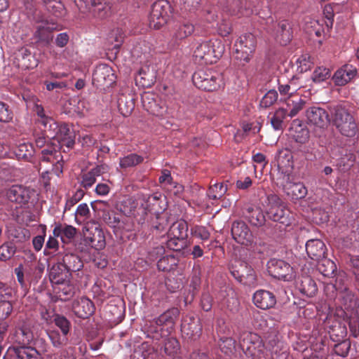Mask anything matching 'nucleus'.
Masks as SVG:
<instances>
[{"label":"nucleus","instance_id":"nucleus-1","mask_svg":"<svg viewBox=\"0 0 359 359\" xmlns=\"http://www.w3.org/2000/svg\"><path fill=\"white\" fill-rule=\"evenodd\" d=\"M179 313V310L177 308H172L167 310L158 318L149 321L147 325L148 336L154 339L159 340L168 335L174 328Z\"/></svg>","mask_w":359,"mask_h":359},{"label":"nucleus","instance_id":"nucleus-2","mask_svg":"<svg viewBox=\"0 0 359 359\" xmlns=\"http://www.w3.org/2000/svg\"><path fill=\"white\" fill-rule=\"evenodd\" d=\"M224 46L217 40L203 41L198 43L194 52L196 60L205 63H215L223 55Z\"/></svg>","mask_w":359,"mask_h":359},{"label":"nucleus","instance_id":"nucleus-3","mask_svg":"<svg viewBox=\"0 0 359 359\" xmlns=\"http://www.w3.org/2000/svg\"><path fill=\"white\" fill-rule=\"evenodd\" d=\"M192 80L196 87L206 91L217 90L224 85L222 74L212 69L198 70Z\"/></svg>","mask_w":359,"mask_h":359},{"label":"nucleus","instance_id":"nucleus-4","mask_svg":"<svg viewBox=\"0 0 359 359\" xmlns=\"http://www.w3.org/2000/svg\"><path fill=\"white\" fill-rule=\"evenodd\" d=\"M74 2L81 13H90L97 19H104L113 12L112 4L106 0H74Z\"/></svg>","mask_w":359,"mask_h":359},{"label":"nucleus","instance_id":"nucleus-5","mask_svg":"<svg viewBox=\"0 0 359 359\" xmlns=\"http://www.w3.org/2000/svg\"><path fill=\"white\" fill-rule=\"evenodd\" d=\"M267 200L266 215L268 217L274 222L289 226L292 220L290 211L286 208L280 197L276 194H270L268 196Z\"/></svg>","mask_w":359,"mask_h":359},{"label":"nucleus","instance_id":"nucleus-6","mask_svg":"<svg viewBox=\"0 0 359 359\" xmlns=\"http://www.w3.org/2000/svg\"><path fill=\"white\" fill-rule=\"evenodd\" d=\"M172 13V8L167 0H158L154 2L149 16V25L151 28L158 29L167 24Z\"/></svg>","mask_w":359,"mask_h":359},{"label":"nucleus","instance_id":"nucleus-7","mask_svg":"<svg viewBox=\"0 0 359 359\" xmlns=\"http://www.w3.org/2000/svg\"><path fill=\"white\" fill-rule=\"evenodd\" d=\"M334 123L340 133L346 137H353L358 131L354 118L341 106L334 108Z\"/></svg>","mask_w":359,"mask_h":359},{"label":"nucleus","instance_id":"nucleus-8","mask_svg":"<svg viewBox=\"0 0 359 359\" xmlns=\"http://www.w3.org/2000/svg\"><path fill=\"white\" fill-rule=\"evenodd\" d=\"M256 38L251 33H247L239 36L234 44V57L243 65L251 60L256 47Z\"/></svg>","mask_w":359,"mask_h":359},{"label":"nucleus","instance_id":"nucleus-9","mask_svg":"<svg viewBox=\"0 0 359 359\" xmlns=\"http://www.w3.org/2000/svg\"><path fill=\"white\" fill-rule=\"evenodd\" d=\"M50 163L52 169L50 170L52 175L60 177L63 170V156L60 151L59 145L48 144L47 149L41 151V163Z\"/></svg>","mask_w":359,"mask_h":359},{"label":"nucleus","instance_id":"nucleus-10","mask_svg":"<svg viewBox=\"0 0 359 359\" xmlns=\"http://www.w3.org/2000/svg\"><path fill=\"white\" fill-rule=\"evenodd\" d=\"M32 19L39 23L34 32V37L44 44H48L53 40L52 31L56 29L55 25L49 22L41 15V11L35 10L32 14Z\"/></svg>","mask_w":359,"mask_h":359},{"label":"nucleus","instance_id":"nucleus-11","mask_svg":"<svg viewBox=\"0 0 359 359\" xmlns=\"http://www.w3.org/2000/svg\"><path fill=\"white\" fill-rule=\"evenodd\" d=\"M230 272L238 282L245 285L255 287L257 285L254 269L245 262L236 261L230 267Z\"/></svg>","mask_w":359,"mask_h":359},{"label":"nucleus","instance_id":"nucleus-12","mask_svg":"<svg viewBox=\"0 0 359 359\" xmlns=\"http://www.w3.org/2000/svg\"><path fill=\"white\" fill-rule=\"evenodd\" d=\"M269 269L271 275L279 280L290 281L295 277L293 268L281 259H273L269 263Z\"/></svg>","mask_w":359,"mask_h":359},{"label":"nucleus","instance_id":"nucleus-13","mask_svg":"<svg viewBox=\"0 0 359 359\" xmlns=\"http://www.w3.org/2000/svg\"><path fill=\"white\" fill-rule=\"evenodd\" d=\"M194 32V26L189 22H174L170 29V43L179 44L182 40L191 36Z\"/></svg>","mask_w":359,"mask_h":359},{"label":"nucleus","instance_id":"nucleus-14","mask_svg":"<svg viewBox=\"0 0 359 359\" xmlns=\"http://www.w3.org/2000/svg\"><path fill=\"white\" fill-rule=\"evenodd\" d=\"M53 142L50 144L59 145L60 150L63 146L68 149L72 148L75 143V135L70 129L68 124L61 123L59 125L55 135L53 136Z\"/></svg>","mask_w":359,"mask_h":359},{"label":"nucleus","instance_id":"nucleus-15","mask_svg":"<svg viewBox=\"0 0 359 359\" xmlns=\"http://www.w3.org/2000/svg\"><path fill=\"white\" fill-rule=\"evenodd\" d=\"M83 242L86 246L97 250L105 247V237L102 229L99 226L88 227L84 233Z\"/></svg>","mask_w":359,"mask_h":359},{"label":"nucleus","instance_id":"nucleus-16","mask_svg":"<svg viewBox=\"0 0 359 359\" xmlns=\"http://www.w3.org/2000/svg\"><path fill=\"white\" fill-rule=\"evenodd\" d=\"M116 81V76L112 68L106 65H97L93 74V81L98 86L109 87Z\"/></svg>","mask_w":359,"mask_h":359},{"label":"nucleus","instance_id":"nucleus-17","mask_svg":"<svg viewBox=\"0 0 359 359\" xmlns=\"http://www.w3.org/2000/svg\"><path fill=\"white\" fill-rule=\"evenodd\" d=\"M276 160L280 175L279 180H285V177L291 176L293 170V156L291 152L286 149H280L276 156Z\"/></svg>","mask_w":359,"mask_h":359},{"label":"nucleus","instance_id":"nucleus-18","mask_svg":"<svg viewBox=\"0 0 359 359\" xmlns=\"http://www.w3.org/2000/svg\"><path fill=\"white\" fill-rule=\"evenodd\" d=\"M3 359H41V355L31 346H13L8 348Z\"/></svg>","mask_w":359,"mask_h":359},{"label":"nucleus","instance_id":"nucleus-19","mask_svg":"<svg viewBox=\"0 0 359 359\" xmlns=\"http://www.w3.org/2000/svg\"><path fill=\"white\" fill-rule=\"evenodd\" d=\"M278 182L283 187L284 192L292 200L304 198L306 194V189L302 183L294 182L292 176L281 178Z\"/></svg>","mask_w":359,"mask_h":359},{"label":"nucleus","instance_id":"nucleus-20","mask_svg":"<svg viewBox=\"0 0 359 359\" xmlns=\"http://www.w3.org/2000/svg\"><path fill=\"white\" fill-rule=\"evenodd\" d=\"M358 76L357 68L349 63L345 64L336 71L332 76L335 85L343 86Z\"/></svg>","mask_w":359,"mask_h":359},{"label":"nucleus","instance_id":"nucleus-21","mask_svg":"<svg viewBox=\"0 0 359 359\" xmlns=\"http://www.w3.org/2000/svg\"><path fill=\"white\" fill-rule=\"evenodd\" d=\"M34 191L22 185H13L7 191V197L11 202H15L20 205L27 203Z\"/></svg>","mask_w":359,"mask_h":359},{"label":"nucleus","instance_id":"nucleus-22","mask_svg":"<svg viewBox=\"0 0 359 359\" xmlns=\"http://www.w3.org/2000/svg\"><path fill=\"white\" fill-rule=\"evenodd\" d=\"M341 290V297L344 309L350 311L351 315L359 318V299L348 287H339Z\"/></svg>","mask_w":359,"mask_h":359},{"label":"nucleus","instance_id":"nucleus-23","mask_svg":"<svg viewBox=\"0 0 359 359\" xmlns=\"http://www.w3.org/2000/svg\"><path fill=\"white\" fill-rule=\"evenodd\" d=\"M231 234L233 239L241 245H248L252 241V235L243 222H235L232 224Z\"/></svg>","mask_w":359,"mask_h":359},{"label":"nucleus","instance_id":"nucleus-24","mask_svg":"<svg viewBox=\"0 0 359 359\" xmlns=\"http://www.w3.org/2000/svg\"><path fill=\"white\" fill-rule=\"evenodd\" d=\"M288 135L290 138L300 144H306L310 137L308 128L299 119L292 122Z\"/></svg>","mask_w":359,"mask_h":359},{"label":"nucleus","instance_id":"nucleus-25","mask_svg":"<svg viewBox=\"0 0 359 359\" xmlns=\"http://www.w3.org/2000/svg\"><path fill=\"white\" fill-rule=\"evenodd\" d=\"M72 308L74 313L78 318L83 319L91 316L95 311L93 302L85 297L74 299Z\"/></svg>","mask_w":359,"mask_h":359},{"label":"nucleus","instance_id":"nucleus-26","mask_svg":"<svg viewBox=\"0 0 359 359\" xmlns=\"http://www.w3.org/2000/svg\"><path fill=\"white\" fill-rule=\"evenodd\" d=\"M252 300L257 307L263 310L272 308L276 304L275 295L265 290H259L255 292Z\"/></svg>","mask_w":359,"mask_h":359},{"label":"nucleus","instance_id":"nucleus-27","mask_svg":"<svg viewBox=\"0 0 359 359\" xmlns=\"http://www.w3.org/2000/svg\"><path fill=\"white\" fill-rule=\"evenodd\" d=\"M272 35L282 46L287 45L292 39L291 27L287 20L279 22L273 32Z\"/></svg>","mask_w":359,"mask_h":359},{"label":"nucleus","instance_id":"nucleus-28","mask_svg":"<svg viewBox=\"0 0 359 359\" xmlns=\"http://www.w3.org/2000/svg\"><path fill=\"white\" fill-rule=\"evenodd\" d=\"M70 273L61 263L54 264L49 272V279L53 285H58L67 283L69 280Z\"/></svg>","mask_w":359,"mask_h":359},{"label":"nucleus","instance_id":"nucleus-29","mask_svg":"<svg viewBox=\"0 0 359 359\" xmlns=\"http://www.w3.org/2000/svg\"><path fill=\"white\" fill-rule=\"evenodd\" d=\"M308 95L304 94L301 96L295 95L287 97L285 100L287 110V116L293 118L304 108L307 103Z\"/></svg>","mask_w":359,"mask_h":359},{"label":"nucleus","instance_id":"nucleus-30","mask_svg":"<svg viewBox=\"0 0 359 359\" xmlns=\"http://www.w3.org/2000/svg\"><path fill=\"white\" fill-rule=\"evenodd\" d=\"M107 170L105 165H97L86 172H83L81 176V186L88 189L90 188L96 182V177L100 176Z\"/></svg>","mask_w":359,"mask_h":359},{"label":"nucleus","instance_id":"nucleus-31","mask_svg":"<svg viewBox=\"0 0 359 359\" xmlns=\"http://www.w3.org/2000/svg\"><path fill=\"white\" fill-rule=\"evenodd\" d=\"M245 217L253 226H259L264 224L265 216L262 209L257 206H248L243 212Z\"/></svg>","mask_w":359,"mask_h":359},{"label":"nucleus","instance_id":"nucleus-32","mask_svg":"<svg viewBox=\"0 0 359 359\" xmlns=\"http://www.w3.org/2000/svg\"><path fill=\"white\" fill-rule=\"evenodd\" d=\"M149 95L142 97V104L145 109L150 114L156 116H163L167 111L164 104L158 103L156 100L149 98Z\"/></svg>","mask_w":359,"mask_h":359},{"label":"nucleus","instance_id":"nucleus-33","mask_svg":"<svg viewBox=\"0 0 359 359\" xmlns=\"http://www.w3.org/2000/svg\"><path fill=\"white\" fill-rule=\"evenodd\" d=\"M191 323L184 320L181 325L182 332L193 340L198 339L201 334V326L198 320H191Z\"/></svg>","mask_w":359,"mask_h":359},{"label":"nucleus","instance_id":"nucleus-34","mask_svg":"<svg viewBox=\"0 0 359 359\" xmlns=\"http://www.w3.org/2000/svg\"><path fill=\"white\" fill-rule=\"evenodd\" d=\"M316 270L325 277H331L337 270L336 264L325 257L317 259Z\"/></svg>","mask_w":359,"mask_h":359},{"label":"nucleus","instance_id":"nucleus-35","mask_svg":"<svg viewBox=\"0 0 359 359\" xmlns=\"http://www.w3.org/2000/svg\"><path fill=\"white\" fill-rule=\"evenodd\" d=\"M187 231V223L184 220H179L173 222L166 233L167 235L187 240L188 236Z\"/></svg>","mask_w":359,"mask_h":359},{"label":"nucleus","instance_id":"nucleus-36","mask_svg":"<svg viewBox=\"0 0 359 359\" xmlns=\"http://www.w3.org/2000/svg\"><path fill=\"white\" fill-rule=\"evenodd\" d=\"M69 273L71 271H78L83 267V263L80 258L74 254H66L62 258L61 263Z\"/></svg>","mask_w":359,"mask_h":359},{"label":"nucleus","instance_id":"nucleus-37","mask_svg":"<svg viewBox=\"0 0 359 359\" xmlns=\"http://www.w3.org/2000/svg\"><path fill=\"white\" fill-rule=\"evenodd\" d=\"M76 233V229L72 225L57 224L53 229V233L55 237H60L63 242H65L64 237L70 240L72 239Z\"/></svg>","mask_w":359,"mask_h":359},{"label":"nucleus","instance_id":"nucleus-38","mask_svg":"<svg viewBox=\"0 0 359 359\" xmlns=\"http://www.w3.org/2000/svg\"><path fill=\"white\" fill-rule=\"evenodd\" d=\"M331 109L316 107V126L320 128L327 127L330 123V113Z\"/></svg>","mask_w":359,"mask_h":359},{"label":"nucleus","instance_id":"nucleus-39","mask_svg":"<svg viewBox=\"0 0 359 359\" xmlns=\"http://www.w3.org/2000/svg\"><path fill=\"white\" fill-rule=\"evenodd\" d=\"M46 10L57 18L65 15V9L60 0H42Z\"/></svg>","mask_w":359,"mask_h":359},{"label":"nucleus","instance_id":"nucleus-40","mask_svg":"<svg viewBox=\"0 0 359 359\" xmlns=\"http://www.w3.org/2000/svg\"><path fill=\"white\" fill-rule=\"evenodd\" d=\"M287 116V110L284 108L278 109L271 118V124L274 130H283V121Z\"/></svg>","mask_w":359,"mask_h":359},{"label":"nucleus","instance_id":"nucleus-41","mask_svg":"<svg viewBox=\"0 0 359 359\" xmlns=\"http://www.w3.org/2000/svg\"><path fill=\"white\" fill-rule=\"evenodd\" d=\"M346 327L340 323L336 322L330 327L329 334L330 338L335 341H339L346 336Z\"/></svg>","mask_w":359,"mask_h":359},{"label":"nucleus","instance_id":"nucleus-42","mask_svg":"<svg viewBox=\"0 0 359 359\" xmlns=\"http://www.w3.org/2000/svg\"><path fill=\"white\" fill-rule=\"evenodd\" d=\"M143 161V157L136 154H130L120 158L119 165L122 168L135 166Z\"/></svg>","mask_w":359,"mask_h":359},{"label":"nucleus","instance_id":"nucleus-43","mask_svg":"<svg viewBox=\"0 0 359 359\" xmlns=\"http://www.w3.org/2000/svg\"><path fill=\"white\" fill-rule=\"evenodd\" d=\"M180 351L179 341L174 337H169L165 339L164 344V352L170 358H175Z\"/></svg>","mask_w":359,"mask_h":359},{"label":"nucleus","instance_id":"nucleus-44","mask_svg":"<svg viewBox=\"0 0 359 359\" xmlns=\"http://www.w3.org/2000/svg\"><path fill=\"white\" fill-rule=\"evenodd\" d=\"M187 245V240L167 235L165 246L173 251H180Z\"/></svg>","mask_w":359,"mask_h":359},{"label":"nucleus","instance_id":"nucleus-45","mask_svg":"<svg viewBox=\"0 0 359 359\" xmlns=\"http://www.w3.org/2000/svg\"><path fill=\"white\" fill-rule=\"evenodd\" d=\"M227 191V187L223 183H215L210 186L207 195L213 200L222 198Z\"/></svg>","mask_w":359,"mask_h":359},{"label":"nucleus","instance_id":"nucleus-46","mask_svg":"<svg viewBox=\"0 0 359 359\" xmlns=\"http://www.w3.org/2000/svg\"><path fill=\"white\" fill-rule=\"evenodd\" d=\"M14 152L18 159H28L32 156V145L25 142L20 144Z\"/></svg>","mask_w":359,"mask_h":359},{"label":"nucleus","instance_id":"nucleus-47","mask_svg":"<svg viewBox=\"0 0 359 359\" xmlns=\"http://www.w3.org/2000/svg\"><path fill=\"white\" fill-rule=\"evenodd\" d=\"M43 126V130L46 133L48 138H53L55 135L56 130L59 126V124L55 122L51 117L45 118L41 123Z\"/></svg>","mask_w":359,"mask_h":359},{"label":"nucleus","instance_id":"nucleus-48","mask_svg":"<svg viewBox=\"0 0 359 359\" xmlns=\"http://www.w3.org/2000/svg\"><path fill=\"white\" fill-rule=\"evenodd\" d=\"M297 70L302 73L310 70L313 65V58L308 54H304L297 60Z\"/></svg>","mask_w":359,"mask_h":359},{"label":"nucleus","instance_id":"nucleus-49","mask_svg":"<svg viewBox=\"0 0 359 359\" xmlns=\"http://www.w3.org/2000/svg\"><path fill=\"white\" fill-rule=\"evenodd\" d=\"M53 322L55 325L61 330L62 334L67 336L71 326V323L67 318L59 314H55L53 317Z\"/></svg>","mask_w":359,"mask_h":359},{"label":"nucleus","instance_id":"nucleus-50","mask_svg":"<svg viewBox=\"0 0 359 359\" xmlns=\"http://www.w3.org/2000/svg\"><path fill=\"white\" fill-rule=\"evenodd\" d=\"M57 290L60 297L64 300L69 299L74 294V287L70 284L69 280L58 285Z\"/></svg>","mask_w":359,"mask_h":359},{"label":"nucleus","instance_id":"nucleus-51","mask_svg":"<svg viewBox=\"0 0 359 359\" xmlns=\"http://www.w3.org/2000/svg\"><path fill=\"white\" fill-rule=\"evenodd\" d=\"M190 231L192 236L203 241H208L210 236V232L203 226L194 225L191 228Z\"/></svg>","mask_w":359,"mask_h":359},{"label":"nucleus","instance_id":"nucleus-52","mask_svg":"<svg viewBox=\"0 0 359 359\" xmlns=\"http://www.w3.org/2000/svg\"><path fill=\"white\" fill-rule=\"evenodd\" d=\"M168 226V217L165 215H158L152 225L153 232L156 231V233L158 234L166 231Z\"/></svg>","mask_w":359,"mask_h":359},{"label":"nucleus","instance_id":"nucleus-53","mask_svg":"<svg viewBox=\"0 0 359 359\" xmlns=\"http://www.w3.org/2000/svg\"><path fill=\"white\" fill-rule=\"evenodd\" d=\"M351 348V341L348 339H342L334 345L333 351L337 355L346 357L348 355Z\"/></svg>","mask_w":359,"mask_h":359},{"label":"nucleus","instance_id":"nucleus-54","mask_svg":"<svg viewBox=\"0 0 359 359\" xmlns=\"http://www.w3.org/2000/svg\"><path fill=\"white\" fill-rule=\"evenodd\" d=\"M16 337L19 344H22V346H26L33 339V334L32 332L26 327L19 329L16 332Z\"/></svg>","mask_w":359,"mask_h":359},{"label":"nucleus","instance_id":"nucleus-55","mask_svg":"<svg viewBox=\"0 0 359 359\" xmlns=\"http://www.w3.org/2000/svg\"><path fill=\"white\" fill-rule=\"evenodd\" d=\"M236 341L231 337H222L219 344V348L225 354L233 353L235 349Z\"/></svg>","mask_w":359,"mask_h":359},{"label":"nucleus","instance_id":"nucleus-56","mask_svg":"<svg viewBox=\"0 0 359 359\" xmlns=\"http://www.w3.org/2000/svg\"><path fill=\"white\" fill-rule=\"evenodd\" d=\"M107 40L109 43L113 45V48H119L123 41V36L119 29H113L108 34Z\"/></svg>","mask_w":359,"mask_h":359},{"label":"nucleus","instance_id":"nucleus-57","mask_svg":"<svg viewBox=\"0 0 359 359\" xmlns=\"http://www.w3.org/2000/svg\"><path fill=\"white\" fill-rule=\"evenodd\" d=\"M103 219L106 224L114 229H121L123 228V222L113 213H104L103 215Z\"/></svg>","mask_w":359,"mask_h":359},{"label":"nucleus","instance_id":"nucleus-58","mask_svg":"<svg viewBox=\"0 0 359 359\" xmlns=\"http://www.w3.org/2000/svg\"><path fill=\"white\" fill-rule=\"evenodd\" d=\"M175 258L172 255H166L161 258L158 263V269L163 271H169L173 265H175Z\"/></svg>","mask_w":359,"mask_h":359},{"label":"nucleus","instance_id":"nucleus-59","mask_svg":"<svg viewBox=\"0 0 359 359\" xmlns=\"http://www.w3.org/2000/svg\"><path fill=\"white\" fill-rule=\"evenodd\" d=\"M278 93L275 90H269L265 95L262 97L260 102V106L264 108H267L273 105L278 99Z\"/></svg>","mask_w":359,"mask_h":359},{"label":"nucleus","instance_id":"nucleus-60","mask_svg":"<svg viewBox=\"0 0 359 359\" xmlns=\"http://www.w3.org/2000/svg\"><path fill=\"white\" fill-rule=\"evenodd\" d=\"M349 264L351 266L352 273L357 283L356 288L359 292V255H349Z\"/></svg>","mask_w":359,"mask_h":359},{"label":"nucleus","instance_id":"nucleus-61","mask_svg":"<svg viewBox=\"0 0 359 359\" xmlns=\"http://www.w3.org/2000/svg\"><path fill=\"white\" fill-rule=\"evenodd\" d=\"M15 248L8 243H5L0 246V260L6 261L10 259L15 253Z\"/></svg>","mask_w":359,"mask_h":359},{"label":"nucleus","instance_id":"nucleus-62","mask_svg":"<svg viewBox=\"0 0 359 359\" xmlns=\"http://www.w3.org/2000/svg\"><path fill=\"white\" fill-rule=\"evenodd\" d=\"M48 337L55 347H60L67 341V336H61L57 331L50 332Z\"/></svg>","mask_w":359,"mask_h":359},{"label":"nucleus","instance_id":"nucleus-63","mask_svg":"<svg viewBox=\"0 0 359 359\" xmlns=\"http://www.w3.org/2000/svg\"><path fill=\"white\" fill-rule=\"evenodd\" d=\"M257 339L258 336L256 334L250 332H245L241 335L239 341L241 346L244 348V346L247 345L246 348L250 349V347L248 344H253Z\"/></svg>","mask_w":359,"mask_h":359},{"label":"nucleus","instance_id":"nucleus-64","mask_svg":"<svg viewBox=\"0 0 359 359\" xmlns=\"http://www.w3.org/2000/svg\"><path fill=\"white\" fill-rule=\"evenodd\" d=\"M158 181L159 183L167 189H169L170 187H172L174 183L170 172L168 170H163L161 172V175L159 177Z\"/></svg>","mask_w":359,"mask_h":359}]
</instances>
